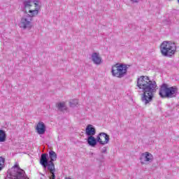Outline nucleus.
Listing matches in <instances>:
<instances>
[{
	"label": "nucleus",
	"instance_id": "obj_24",
	"mask_svg": "<svg viewBox=\"0 0 179 179\" xmlns=\"http://www.w3.org/2000/svg\"><path fill=\"white\" fill-rule=\"evenodd\" d=\"M25 1H32V2H34V3H38V0H25Z\"/></svg>",
	"mask_w": 179,
	"mask_h": 179
},
{
	"label": "nucleus",
	"instance_id": "obj_4",
	"mask_svg": "<svg viewBox=\"0 0 179 179\" xmlns=\"http://www.w3.org/2000/svg\"><path fill=\"white\" fill-rule=\"evenodd\" d=\"M24 171L19 166V165L15 164L11 169V171H8V174L5 179H29L25 176Z\"/></svg>",
	"mask_w": 179,
	"mask_h": 179
},
{
	"label": "nucleus",
	"instance_id": "obj_8",
	"mask_svg": "<svg viewBox=\"0 0 179 179\" xmlns=\"http://www.w3.org/2000/svg\"><path fill=\"white\" fill-rule=\"evenodd\" d=\"M96 143H99V145H107L108 142H110V136L106 133H99L96 138Z\"/></svg>",
	"mask_w": 179,
	"mask_h": 179
},
{
	"label": "nucleus",
	"instance_id": "obj_9",
	"mask_svg": "<svg viewBox=\"0 0 179 179\" xmlns=\"http://www.w3.org/2000/svg\"><path fill=\"white\" fill-rule=\"evenodd\" d=\"M153 160V156L152 154H150L148 152H146L145 153L141 154V156L140 157V162L141 164H145V163H152V161Z\"/></svg>",
	"mask_w": 179,
	"mask_h": 179
},
{
	"label": "nucleus",
	"instance_id": "obj_16",
	"mask_svg": "<svg viewBox=\"0 0 179 179\" xmlns=\"http://www.w3.org/2000/svg\"><path fill=\"white\" fill-rule=\"evenodd\" d=\"M56 107H57L59 111H62V113L66 111V106H65V103H57Z\"/></svg>",
	"mask_w": 179,
	"mask_h": 179
},
{
	"label": "nucleus",
	"instance_id": "obj_13",
	"mask_svg": "<svg viewBox=\"0 0 179 179\" xmlns=\"http://www.w3.org/2000/svg\"><path fill=\"white\" fill-rule=\"evenodd\" d=\"M24 8L22 11L24 13H28L29 10L31 9V6L34 5V1H23Z\"/></svg>",
	"mask_w": 179,
	"mask_h": 179
},
{
	"label": "nucleus",
	"instance_id": "obj_11",
	"mask_svg": "<svg viewBox=\"0 0 179 179\" xmlns=\"http://www.w3.org/2000/svg\"><path fill=\"white\" fill-rule=\"evenodd\" d=\"M36 130L38 135H44L46 131L45 124L43 122H39L36 125Z\"/></svg>",
	"mask_w": 179,
	"mask_h": 179
},
{
	"label": "nucleus",
	"instance_id": "obj_27",
	"mask_svg": "<svg viewBox=\"0 0 179 179\" xmlns=\"http://www.w3.org/2000/svg\"><path fill=\"white\" fill-rule=\"evenodd\" d=\"M168 1H171V0H168Z\"/></svg>",
	"mask_w": 179,
	"mask_h": 179
},
{
	"label": "nucleus",
	"instance_id": "obj_10",
	"mask_svg": "<svg viewBox=\"0 0 179 179\" xmlns=\"http://www.w3.org/2000/svg\"><path fill=\"white\" fill-rule=\"evenodd\" d=\"M35 9L34 10H29L28 13H25L27 17H29L30 19H33L34 16H37L38 15V9H40V6L38 3H35Z\"/></svg>",
	"mask_w": 179,
	"mask_h": 179
},
{
	"label": "nucleus",
	"instance_id": "obj_22",
	"mask_svg": "<svg viewBox=\"0 0 179 179\" xmlns=\"http://www.w3.org/2000/svg\"><path fill=\"white\" fill-rule=\"evenodd\" d=\"M107 152V148L106 147H104L103 148H102L101 153H106Z\"/></svg>",
	"mask_w": 179,
	"mask_h": 179
},
{
	"label": "nucleus",
	"instance_id": "obj_7",
	"mask_svg": "<svg viewBox=\"0 0 179 179\" xmlns=\"http://www.w3.org/2000/svg\"><path fill=\"white\" fill-rule=\"evenodd\" d=\"M32 20L33 19L29 18V17H27V15H24L21 18L20 27H21V29H24V30H26V29H28V30H30L31 27H33V25L31 24Z\"/></svg>",
	"mask_w": 179,
	"mask_h": 179
},
{
	"label": "nucleus",
	"instance_id": "obj_14",
	"mask_svg": "<svg viewBox=\"0 0 179 179\" xmlns=\"http://www.w3.org/2000/svg\"><path fill=\"white\" fill-rule=\"evenodd\" d=\"M92 61L95 64V65H100L101 64V57H100V53L94 52L92 56Z\"/></svg>",
	"mask_w": 179,
	"mask_h": 179
},
{
	"label": "nucleus",
	"instance_id": "obj_25",
	"mask_svg": "<svg viewBox=\"0 0 179 179\" xmlns=\"http://www.w3.org/2000/svg\"><path fill=\"white\" fill-rule=\"evenodd\" d=\"M131 2H134L135 3H138V2H139L140 0H130Z\"/></svg>",
	"mask_w": 179,
	"mask_h": 179
},
{
	"label": "nucleus",
	"instance_id": "obj_15",
	"mask_svg": "<svg viewBox=\"0 0 179 179\" xmlns=\"http://www.w3.org/2000/svg\"><path fill=\"white\" fill-rule=\"evenodd\" d=\"M87 143L91 148H96L97 143L96 141V138L94 136H90L87 138Z\"/></svg>",
	"mask_w": 179,
	"mask_h": 179
},
{
	"label": "nucleus",
	"instance_id": "obj_1",
	"mask_svg": "<svg viewBox=\"0 0 179 179\" xmlns=\"http://www.w3.org/2000/svg\"><path fill=\"white\" fill-rule=\"evenodd\" d=\"M137 86L143 92L141 95V101L148 106L149 103L153 101L155 93L157 90V84L156 81L151 80L149 76H141L137 79Z\"/></svg>",
	"mask_w": 179,
	"mask_h": 179
},
{
	"label": "nucleus",
	"instance_id": "obj_17",
	"mask_svg": "<svg viewBox=\"0 0 179 179\" xmlns=\"http://www.w3.org/2000/svg\"><path fill=\"white\" fill-rule=\"evenodd\" d=\"M50 162H55L57 160V153L53 150L49 151Z\"/></svg>",
	"mask_w": 179,
	"mask_h": 179
},
{
	"label": "nucleus",
	"instance_id": "obj_18",
	"mask_svg": "<svg viewBox=\"0 0 179 179\" xmlns=\"http://www.w3.org/2000/svg\"><path fill=\"white\" fill-rule=\"evenodd\" d=\"M6 141V133L3 130H0V142Z\"/></svg>",
	"mask_w": 179,
	"mask_h": 179
},
{
	"label": "nucleus",
	"instance_id": "obj_6",
	"mask_svg": "<svg viewBox=\"0 0 179 179\" xmlns=\"http://www.w3.org/2000/svg\"><path fill=\"white\" fill-rule=\"evenodd\" d=\"M40 164L43 166L44 169H47L50 172V174H55V166L54 162L48 160V154H41L40 158Z\"/></svg>",
	"mask_w": 179,
	"mask_h": 179
},
{
	"label": "nucleus",
	"instance_id": "obj_26",
	"mask_svg": "<svg viewBox=\"0 0 179 179\" xmlns=\"http://www.w3.org/2000/svg\"><path fill=\"white\" fill-rule=\"evenodd\" d=\"M66 179H71V178H66Z\"/></svg>",
	"mask_w": 179,
	"mask_h": 179
},
{
	"label": "nucleus",
	"instance_id": "obj_3",
	"mask_svg": "<svg viewBox=\"0 0 179 179\" xmlns=\"http://www.w3.org/2000/svg\"><path fill=\"white\" fill-rule=\"evenodd\" d=\"M160 51L163 57H173L177 51V46L171 41H164L160 45Z\"/></svg>",
	"mask_w": 179,
	"mask_h": 179
},
{
	"label": "nucleus",
	"instance_id": "obj_23",
	"mask_svg": "<svg viewBox=\"0 0 179 179\" xmlns=\"http://www.w3.org/2000/svg\"><path fill=\"white\" fill-rule=\"evenodd\" d=\"M50 179H55V173L51 174V176L49 178Z\"/></svg>",
	"mask_w": 179,
	"mask_h": 179
},
{
	"label": "nucleus",
	"instance_id": "obj_20",
	"mask_svg": "<svg viewBox=\"0 0 179 179\" xmlns=\"http://www.w3.org/2000/svg\"><path fill=\"white\" fill-rule=\"evenodd\" d=\"M78 99H74L72 100L71 101H70V107H72L73 108L74 107H76V106H78Z\"/></svg>",
	"mask_w": 179,
	"mask_h": 179
},
{
	"label": "nucleus",
	"instance_id": "obj_12",
	"mask_svg": "<svg viewBox=\"0 0 179 179\" xmlns=\"http://www.w3.org/2000/svg\"><path fill=\"white\" fill-rule=\"evenodd\" d=\"M85 135H87V137L94 136V135H96V128L92 124H88L85 129Z\"/></svg>",
	"mask_w": 179,
	"mask_h": 179
},
{
	"label": "nucleus",
	"instance_id": "obj_5",
	"mask_svg": "<svg viewBox=\"0 0 179 179\" xmlns=\"http://www.w3.org/2000/svg\"><path fill=\"white\" fill-rule=\"evenodd\" d=\"M128 71V66L122 63H117L112 66V75L116 78H124Z\"/></svg>",
	"mask_w": 179,
	"mask_h": 179
},
{
	"label": "nucleus",
	"instance_id": "obj_19",
	"mask_svg": "<svg viewBox=\"0 0 179 179\" xmlns=\"http://www.w3.org/2000/svg\"><path fill=\"white\" fill-rule=\"evenodd\" d=\"M5 167V158L3 157H0V171Z\"/></svg>",
	"mask_w": 179,
	"mask_h": 179
},
{
	"label": "nucleus",
	"instance_id": "obj_2",
	"mask_svg": "<svg viewBox=\"0 0 179 179\" xmlns=\"http://www.w3.org/2000/svg\"><path fill=\"white\" fill-rule=\"evenodd\" d=\"M159 94L162 99H173L178 94V88L176 86L169 87L166 83H163L159 88Z\"/></svg>",
	"mask_w": 179,
	"mask_h": 179
},
{
	"label": "nucleus",
	"instance_id": "obj_21",
	"mask_svg": "<svg viewBox=\"0 0 179 179\" xmlns=\"http://www.w3.org/2000/svg\"><path fill=\"white\" fill-rule=\"evenodd\" d=\"M104 159H105L104 155H103L102 153L99 154L96 157V160H99V162H104Z\"/></svg>",
	"mask_w": 179,
	"mask_h": 179
}]
</instances>
